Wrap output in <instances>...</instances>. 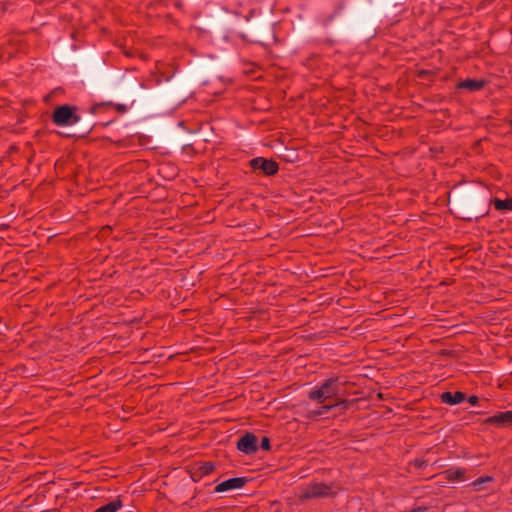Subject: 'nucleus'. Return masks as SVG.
<instances>
[{
    "mask_svg": "<svg viewBox=\"0 0 512 512\" xmlns=\"http://www.w3.org/2000/svg\"><path fill=\"white\" fill-rule=\"evenodd\" d=\"M341 391V383L338 377H331L327 379L320 387L308 392V398L317 402L318 404L324 403L327 399L337 397Z\"/></svg>",
    "mask_w": 512,
    "mask_h": 512,
    "instance_id": "nucleus-1",
    "label": "nucleus"
},
{
    "mask_svg": "<svg viewBox=\"0 0 512 512\" xmlns=\"http://www.w3.org/2000/svg\"><path fill=\"white\" fill-rule=\"evenodd\" d=\"M77 108L70 105H62L57 107L52 115V121L57 126H72L80 121L77 115Z\"/></svg>",
    "mask_w": 512,
    "mask_h": 512,
    "instance_id": "nucleus-2",
    "label": "nucleus"
},
{
    "mask_svg": "<svg viewBox=\"0 0 512 512\" xmlns=\"http://www.w3.org/2000/svg\"><path fill=\"white\" fill-rule=\"evenodd\" d=\"M332 495V487L324 483L313 482L305 486L300 494L301 500L324 498Z\"/></svg>",
    "mask_w": 512,
    "mask_h": 512,
    "instance_id": "nucleus-3",
    "label": "nucleus"
},
{
    "mask_svg": "<svg viewBox=\"0 0 512 512\" xmlns=\"http://www.w3.org/2000/svg\"><path fill=\"white\" fill-rule=\"evenodd\" d=\"M250 167L253 170H261L264 175L273 176L279 170V165L273 159L256 157L250 160Z\"/></svg>",
    "mask_w": 512,
    "mask_h": 512,
    "instance_id": "nucleus-4",
    "label": "nucleus"
},
{
    "mask_svg": "<svg viewBox=\"0 0 512 512\" xmlns=\"http://www.w3.org/2000/svg\"><path fill=\"white\" fill-rule=\"evenodd\" d=\"M237 449L247 455L255 454L258 451V439L253 433L247 432L241 436L237 443Z\"/></svg>",
    "mask_w": 512,
    "mask_h": 512,
    "instance_id": "nucleus-5",
    "label": "nucleus"
},
{
    "mask_svg": "<svg viewBox=\"0 0 512 512\" xmlns=\"http://www.w3.org/2000/svg\"><path fill=\"white\" fill-rule=\"evenodd\" d=\"M216 468L213 462H198L190 470L194 482L200 481L203 477L210 475Z\"/></svg>",
    "mask_w": 512,
    "mask_h": 512,
    "instance_id": "nucleus-6",
    "label": "nucleus"
},
{
    "mask_svg": "<svg viewBox=\"0 0 512 512\" xmlns=\"http://www.w3.org/2000/svg\"><path fill=\"white\" fill-rule=\"evenodd\" d=\"M247 482H248V479L246 477L230 478V479H227V480L219 483L215 487V492L222 493V492L232 490V489H239V488H242Z\"/></svg>",
    "mask_w": 512,
    "mask_h": 512,
    "instance_id": "nucleus-7",
    "label": "nucleus"
},
{
    "mask_svg": "<svg viewBox=\"0 0 512 512\" xmlns=\"http://www.w3.org/2000/svg\"><path fill=\"white\" fill-rule=\"evenodd\" d=\"M488 424H495L499 427L512 425V411L500 412L486 420Z\"/></svg>",
    "mask_w": 512,
    "mask_h": 512,
    "instance_id": "nucleus-8",
    "label": "nucleus"
},
{
    "mask_svg": "<svg viewBox=\"0 0 512 512\" xmlns=\"http://www.w3.org/2000/svg\"><path fill=\"white\" fill-rule=\"evenodd\" d=\"M466 398V395L461 391L456 392H443L440 395V400L442 403L447 405H457L463 402Z\"/></svg>",
    "mask_w": 512,
    "mask_h": 512,
    "instance_id": "nucleus-9",
    "label": "nucleus"
},
{
    "mask_svg": "<svg viewBox=\"0 0 512 512\" xmlns=\"http://www.w3.org/2000/svg\"><path fill=\"white\" fill-rule=\"evenodd\" d=\"M466 469L464 468H450L445 470L442 475L449 481H462L465 479Z\"/></svg>",
    "mask_w": 512,
    "mask_h": 512,
    "instance_id": "nucleus-10",
    "label": "nucleus"
},
{
    "mask_svg": "<svg viewBox=\"0 0 512 512\" xmlns=\"http://www.w3.org/2000/svg\"><path fill=\"white\" fill-rule=\"evenodd\" d=\"M485 86L484 80L466 79L458 84V88L479 91Z\"/></svg>",
    "mask_w": 512,
    "mask_h": 512,
    "instance_id": "nucleus-11",
    "label": "nucleus"
},
{
    "mask_svg": "<svg viewBox=\"0 0 512 512\" xmlns=\"http://www.w3.org/2000/svg\"><path fill=\"white\" fill-rule=\"evenodd\" d=\"M121 507L122 502L117 499L97 508L94 512H117Z\"/></svg>",
    "mask_w": 512,
    "mask_h": 512,
    "instance_id": "nucleus-12",
    "label": "nucleus"
},
{
    "mask_svg": "<svg viewBox=\"0 0 512 512\" xmlns=\"http://www.w3.org/2000/svg\"><path fill=\"white\" fill-rule=\"evenodd\" d=\"M493 205L496 210L502 211V210H512V199H494Z\"/></svg>",
    "mask_w": 512,
    "mask_h": 512,
    "instance_id": "nucleus-13",
    "label": "nucleus"
},
{
    "mask_svg": "<svg viewBox=\"0 0 512 512\" xmlns=\"http://www.w3.org/2000/svg\"><path fill=\"white\" fill-rule=\"evenodd\" d=\"M341 404H346V401H345V400H343V401H340V402H338V403H336V404H333V405H323V406H321L318 410H316V411L314 412V415H315V416H321V415H323V414H326V413H328L331 409H333L334 407L339 406V405H341Z\"/></svg>",
    "mask_w": 512,
    "mask_h": 512,
    "instance_id": "nucleus-14",
    "label": "nucleus"
},
{
    "mask_svg": "<svg viewBox=\"0 0 512 512\" xmlns=\"http://www.w3.org/2000/svg\"><path fill=\"white\" fill-rule=\"evenodd\" d=\"M492 480H493V478L491 476H485V477H480V478L476 479L472 484L474 487H478L481 484H483L485 482H490Z\"/></svg>",
    "mask_w": 512,
    "mask_h": 512,
    "instance_id": "nucleus-15",
    "label": "nucleus"
},
{
    "mask_svg": "<svg viewBox=\"0 0 512 512\" xmlns=\"http://www.w3.org/2000/svg\"><path fill=\"white\" fill-rule=\"evenodd\" d=\"M260 447L263 450H270V439L268 437H263L260 443Z\"/></svg>",
    "mask_w": 512,
    "mask_h": 512,
    "instance_id": "nucleus-16",
    "label": "nucleus"
},
{
    "mask_svg": "<svg viewBox=\"0 0 512 512\" xmlns=\"http://www.w3.org/2000/svg\"><path fill=\"white\" fill-rule=\"evenodd\" d=\"M468 402L471 404V405H476L478 403V397L473 395V396H470L468 398Z\"/></svg>",
    "mask_w": 512,
    "mask_h": 512,
    "instance_id": "nucleus-17",
    "label": "nucleus"
},
{
    "mask_svg": "<svg viewBox=\"0 0 512 512\" xmlns=\"http://www.w3.org/2000/svg\"><path fill=\"white\" fill-rule=\"evenodd\" d=\"M116 109H117L118 111L122 112V113H124V112H126V111H127V107H126V105H124V104H118V105L116 106Z\"/></svg>",
    "mask_w": 512,
    "mask_h": 512,
    "instance_id": "nucleus-18",
    "label": "nucleus"
},
{
    "mask_svg": "<svg viewBox=\"0 0 512 512\" xmlns=\"http://www.w3.org/2000/svg\"><path fill=\"white\" fill-rule=\"evenodd\" d=\"M426 510V507H417L413 508L410 512H423Z\"/></svg>",
    "mask_w": 512,
    "mask_h": 512,
    "instance_id": "nucleus-19",
    "label": "nucleus"
}]
</instances>
